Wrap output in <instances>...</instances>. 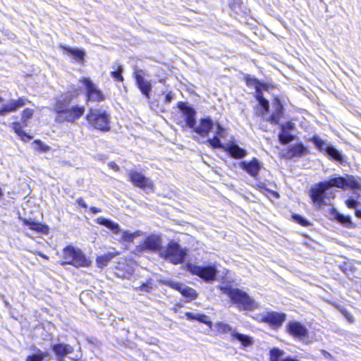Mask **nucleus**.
Instances as JSON below:
<instances>
[{
    "mask_svg": "<svg viewBox=\"0 0 361 361\" xmlns=\"http://www.w3.org/2000/svg\"><path fill=\"white\" fill-rule=\"evenodd\" d=\"M47 353L39 352L37 354L29 355L26 361H42L44 357L47 356Z\"/></svg>",
    "mask_w": 361,
    "mask_h": 361,
    "instance_id": "36",
    "label": "nucleus"
},
{
    "mask_svg": "<svg viewBox=\"0 0 361 361\" xmlns=\"http://www.w3.org/2000/svg\"><path fill=\"white\" fill-rule=\"evenodd\" d=\"M76 202H77V203L80 206L82 207L83 208H86L87 207V204H86V203L85 202V201H84V200L82 198H81V197L78 198L76 200Z\"/></svg>",
    "mask_w": 361,
    "mask_h": 361,
    "instance_id": "43",
    "label": "nucleus"
},
{
    "mask_svg": "<svg viewBox=\"0 0 361 361\" xmlns=\"http://www.w3.org/2000/svg\"><path fill=\"white\" fill-rule=\"evenodd\" d=\"M3 102V99L0 97V104Z\"/></svg>",
    "mask_w": 361,
    "mask_h": 361,
    "instance_id": "49",
    "label": "nucleus"
},
{
    "mask_svg": "<svg viewBox=\"0 0 361 361\" xmlns=\"http://www.w3.org/2000/svg\"><path fill=\"white\" fill-rule=\"evenodd\" d=\"M135 78L140 90L146 97L147 99H149V93L152 90V85L150 82L145 80L141 75L137 73L135 74Z\"/></svg>",
    "mask_w": 361,
    "mask_h": 361,
    "instance_id": "21",
    "label": "nucleus"
},
{
    "mask_svg": "<svg viewBox=\"0 0 361 361\" xmlns=\"http://www.w3.org/2000/svg\"><path fill=\"white\" fill-rule=\"evenodd\" d=\"M270 361H298V360L290 357H285V353L283 350L274 348L270 350Z\"/></svg>",
    "mask_w": 361,
    "mask_h": 361,
    "instance_id": "25",
    "label": "nucleus"
},
{
    "mask_svg": "<svg viewBox=\"0 0 361 361\" xmlns=\"http://www.w3.org/2000/svg\"><path fill=\"white\" fill-rule=\"evenodd\" d=\"M196 320H197L202 323L206 324L210 328H212V323L209 320V317H207V315H204L202 314H197Z\"/></svg>",
    "mask_w": 361,
    "mask_h": 361,
    "instance_id": "37",
    "label": "nucleus"
},
{
    "mask_svg": "<svg viewBox=\"0 0 361 361\" xmlns=\"http://www.w3.org/2000/svg\"><path fill=\"white\" fill-rule=\"evenodd\" d=\"M287 125H288V128H293V124L292 123H288V124H287Z\"/></svg>",
    "mask_w": 361,
    "mask_h": 361,
    "instance_id": "48",
    "label": "nucleus"
},
{
    "mask_svg": "<svg viewBox=\"0 0 361 361\" xmlns=\"http://www.w3.org/2000/svg\"><path fill=\"white\" fill-rule=\"evenodd\" d=\"M293 219L298 222L300 224H301L302 226H307L308 225V222L304 219L302 217H301L299 215H294L293 216Z\"/></svg>",
    "mask_w": 361,
    "mask_h": 361,
    "instance_id": "41",
    "label": "nucleus"
},
{
    "mask_svg": "<svg viewBox=\"0 0 361 361\" xmlns=\"http://www.w3.org/2000/svg\"><path fill=\"white\" fill-rule=\"evenodd\" d=\"M162 239L160 235L152 234L147 236L140 245L142 249L151 252L161 251Z\"/></svg>",
    "mask_w": 361,
    "mask_h": 361,
    "instance_id": "15",
    "label": "nucleus"
},
{
    "mask_svg": "<svg viewBox=\"0 0 361 361\" xmlns=\"http://www.w3.org/2000/svg\"><path fill=\"white\" fill-rule=\"evenodd\" d=\"M332 187L341 189L361 190V179L350 175H345V177L334 176L328 180L315 185L311 188L310 197L316 207H321L328 204L326 199L334 197L333 190H331L330 192H328Z\"/></svg>",
    "mask_w": 361,
    "mask_h": 361,
    "instance_id": "2",
    "label": "nucleus"
},
{
    "mask_svg": "<svg viewBox=\"0 0 361 361\" xmlns=\"http://www.w3.org/2000/svg\"><path fill=\"white\" fill-rule=\"evenodd\" d=\"M187 267L192 274L198 276L205 281L214 280L217 274V268L214 264L202 266L189 264Z\"/></svg>",
    "mask_w": 361,
    "mask_h": 361,
    "instance_id": "9",
    "label": "nucleus"
},
{
    "mask_svg": "<svg viewBox=\"0 0 361 361\" xmlns=\"http://www.w3.org/2000/svg\"><path fill=\"white\" fill-rule=\"evenodd\" d=\"M322 353L326 358H329V357H330L331 356L329 353H328V352H326V350H322Z\"/></svg>",
    "mask_w": 361,
    "mask_h": 361,
    "instance_id": "46",
    "label": "nucleus"
},
{
    "mask_svg": "<svg viewBox=\"0 0 361 361\" xmlns=\"http://www.w3.org/2000/svg\"><path fill=\"white\" fill-rule=\"evenodd\" d=\"M185 255L186 252L175 242H170L167 248L161 251V257L175 264L181 263Z\"/></svg>",
    "mask_w": 361,
    "mask_h": 361,
    "instance_id": "10",
    "label": "nucleus"
},
{
    "mask_svg": "<svg viewBox=\"0 0 361 361\" xmlns=\"http://www.w3.org/2000/svg\"><path fill=\"white\" fill-rule=\"evenodd\" d=\"M11 128L14 130V132L23 140H30L32 138V136L27 135L24 130L22 129V126L18 122H15L11 124Z\"/></svg>",
    "mask_w": 361,
    "mask_h": 361,
    "instance_id": "27",
    "label": "nucleus"
},
{
    "mask_svg": "<svg viewBox=\"0 0 361 361\" xmlns=\"http://www.w3.org/2000/svg\"><path fill=\"white\" fill-rule=\"evenodd\" d=\"M115 256L116 255L112 252L101 255L97 258V263L99 267H103L106 266Z\"/></svg>",
    "mask_w": 361,
    "mask_h": 361,
    "instance_id": "30",
    "label": "nucleus"
},
{
    "mask_svg": "<svg viewBox=\"0 0 361 361\" xmlns=\"http://www.w3.org/2000/svg\"><path fill=\"white\" fill-rule=\"evenodd\" d=\"M307 152V149L302 145L298 144L291 147L290 153L292 157H300Z\"/></svg>",
    "mask_w": 361,
    "mask_h": 361,
    "instance_id": "31",
    "label": "nucleus"
},
{
    "mask_svg": "<svg viewBox=\"0 0 361 361\" xmlns=\"http://www.w3.org/2000/svg\"><path fill=\"white\" fill-rule=\"evenodd\" d=\"M225 150L229 153L231 157L235 159H242L247 154V151L238 145L232 143L225 148Z\"/></svg>",
    "mask_w": 361,
    "mask_h": 361,
    "instance_id": "23",
    "label": "nucleus"
},
{
    "mask_svg": "<svg viewBox=\"0 0 361 361\" xmlns=\"http://www.w3.org/2000/svg\"><path fill=\"white\" fill-rule=\"evenodd\" d=\"M247 82L249 85L255 86L256 89V98L258 100L259 104L263 107V109L266 111H267L269 109V102L263 97L262 93L259 90V87L261 86L259 82L256 79L251 78L247 79Z\"/></svg>",
    "mask_w": 361,
    "mask_h": 361,
    "instance_id": "20",
    "label": "nucleus"
},
{
    "mask_svg": "<svg viewBox=\"0 0 361 361\" xmlns=\"http://www.w3.org/2000/svg\"><path fill=\"white\" fill-rule=\"evenodd\" d=\"M215 331L219 334L230 333L232 338L238 341L243 347H248L252 345V339L251 337L240 334L232 329L228 324L224 322H217L214 325Z\"/></svg>",
    "mask_w": 361,
    "mask_h": 361,
    "instance_id": "8",
    "label": "nucleus"
},
{
    "mask_svg": "<svg viewBox=\"0 0 361 361\" xmlns=\"http://www.w3.org/2000/svg\"><path fill=\"white\" fill-rule=\"evenodd\" d=\"M166 284L178 291H179L183 296L187 298L188 300H192L197 298V294L193 288L186 286L185 284L178 282L168 281Z\"/></svg>",
    "mask_w": 361,
    "mask_h": 361,
    "instance_id": "13",
    "label": "nucleus"
},
{
    "mask_svg": "<svg viewBox=\"0 0 361 361\" xmlns=\"http://www.w3.org/2000/svg\"><path fill=\"white\" fill-rule=\"evenodd\" d=\"M312 140L319 150L324 151L326 153L329 151V148L331 147V145L324 142L318 136H314Z\"/></svg>",
    "mask_w": 361,
    "mask_h": 361,
    "instance_id": "29",
    "label": "nucleus"
},
{
    "mask_svg": "<svg viewBox=\"0 0 361 361\" xmlns=\"http://www.w3.org/2000/svg\"><path fill=\"white\" fill-rule=\"evenodd\" d=\"M96 221L110 229L116 235V239L118 241L133 243L135 238L143 235V233L140 231L130 232L128 230H123L121 228L118 224L104 217L97 218Z\"/></svg>",
    "mask_w": 361,
    "mask_h": 361,
    "instance_id": "5",
    "label": "nucleus"
},
{
    "mask_svg": "<svg viewBox=\"0 0 361 361\" xmlns=\"http://www.w3.org/2000/svg\"><path fill=\"white\" fill-rule=\"evenodd\" d=\"M35 143L37 145V147L36 148V149L37 150H40L41 152H47L50 149V147L47 145H46L45 144H44L41 140H36L35 141Z\"/></svg>",
    "mask_w": 361,
    "mask_h": 361,
    "instance_id": "38",
    "label": "nucleus"
},
{
    "mask_svg": "<svg viewBox=\"0 0 361 361\" xmlns=\"http://www.w3.org/2000/svg\"><path fill=\"white\" fill-rule=\"evenodd\" d=\"M186 317L189 319H196L197 314H193L191 312H187L185 314Z\"/></svg>",
    "mask_w": 361,
    "mask_h": 361,
    "instance_id": "44",
    "label": "nucleus"
},
{
    "mask_svg": "<svg viewBox=\"0 0 361 361\" xmlns=\"http://www.w3.org/2000/svg\"><path fill=\"white\" fill-rule=\"evenodd\" d=\"M90 210L93 214L101 212V209L95 207H92Z\"/></svg>",
    "mask_w": 361,
    "mask_h": 361,
    "instance_id": "45",
    "label": "nucleus"
},
{
    "mask_svg": "<svg viewBox=\"0 0 361 361\" xmlns=\"http://www.w3.org/2000/svg\"><path fill=\"white\" fill-rule=\"evenodd\" d=\"M326 154L329 156H330L332 159H334L336 161L342 160V156H341V153L332 146L331 148H329V151L327 152Z\"/></svg>",
    "mask_w": 361,
    "mask_h": 361,
    "instance_id": "35",
    "label": "nucleus"
},
{
    "mask_svg": "<svg viewBox=\"0 0 361 361\" xmlns=\"http://www.w3.org/2000/svg\"><path fill=\"white\" fill-rule=\"evenodd\" d=\"M27 102V100L23 97L19 98L17 100H11L0 109V116H5L10 112L17 111L19 108L25 106Z\"/></svg>",
    "mask_w": 361,
    "mask_h": 361,
    "instance_id": "18",
    "label": "nucleus"
},
{
    "mask_svg": "<svg viewBox=\"0 0 361 361\" xmlns=\"http://www.w3.org/2000/svg\"><path fill=\"white\" fill-rule=\"evenodd\" d=\"M81 82L85 86L86 95L89 101L99 102L104 100L105 97L103 92L90 78H83Z\"/></svg>",
    "mask_w": 361,
    "mask_h": 361,
    "instance_id": "11",
    "label": "nucleus"
},
{
    "mask_svg": "<svg viewBox=\"0 0 361 361\" xmlns=\"http://www.w3.org/2000/svg\"><path fill=\"white\" fill-rule=\"evenodd\" d=\"M174 94L171 92H169L166 94L165 97V102L169 104L171 102V100L173 99Z\"/></svg>",
    "mask_w": 361,
    "mask_h": 361,
    "instance_id": "42",
    "label": "nucleus"
},
{
    "mask_svg": "<svg viewBox=\"0 0 361 361\" xmlns=\"http://www.w3.org/2000/svg\"><path fill=\"white\" fill-rule=\"evenodd\" d=\"M345 204L349 208H355L357 205L358 204L357 201L355 200L353 198H350L346 200Z\"/></svg>",
    "mask_w": 361,
    "mask_h": 361,
    "instance_id": "40",
    "label": "nucleus"
},
{
    "mask_svg": "<svg viewBox=\"0 0 361 361\" xmlns=\"http://www.w3.org/2000/svg\"><path fill=\"white\" fill-rule=\"evenodd\" d=\"M88 123L95 129L107 132L110 130V116L100 109H90L86 116Z\"/></svg>",
    "mask_w": 361,
    "mask_h": 361,
    "instance_id": "6",
    "label": "nucleus"
},
{
    "mask_svg": "<svg viewBox=\"0 0 361 361\" xmlns=\"http://www.w3.org/2000/svg\"><path fill=\"white\" fill-rule=\"evenodd\" d=\"M222 290L240 310H253L258 307L257 302L240 289L228 287L224 288Z\"/></svg>",
    "mask_w": 361,
    "mask_h": 361,
    "instance_id": "4",
    "label": "nucleus"
},
{
    "mask_svg": "<svg viewBox=\"0 0 361 361\" xmlns=\"http://www.w3.org/2000/svg\"><path fill=\"white\" fill-rule=\"evenodd\" d=\"M286 314L278 312H267L262 315L261 320L273 326H280L284 322Z\"/></svg>",
    "mask_w": 361,
    "mask_h": 361,
    "instance_id": "17",
    "label": "nucleus"
},
{
    "mask_svg": "<svg viewBox=\"0 0 361 361\" xmlns=\"http://www.w3.org/2000/svg\"><path fill=\"white\" fill-rule=\"evenodd\" d=\"M128 176L130 178V181L138 188H152L153 186L152 182L150 179L145 177L142 173L137 171H129Z\"/></svg>",
    "mask_w": 361,
    "mask_h": 361,
    "instance_id": "14",
    "label": "nucleus"
},
{
    "mask_svg": "<svg viewBox=\"0 0 361 361\" xmlns=\"http://www.w3.org/2000/svg\"><path fill=\"white\" fill-rule=\"evenodd\" d=\"M152 288V283H142L139 288H136V289L145 292H149Z\"/></svg>",
    "mask_w": 361,
    "mask_h": 361,
    "instance_id": "39",
    "label": "nucleus"
},
{
    "mask_svg": "<svg viewBox=\"0 0 361 361\" xmlns=\"http://www.w3.org/2000/svg\"><path fill=\"white\" fill-rule=\"evenodd\" d=\"M239 166L250 176L256 178L262 168V164L257 158L254 157L248 161H240Z\"/></svg>",
    "mask_w": 361,
    "mask_h": 361,
    "instance_id": "12",
    "label": "nucleus"
},
{
    "mask_svg": "<svg viewBox=\"0 0 361 361\" xmlns=\"http://www.w3.org/2000/svg\"><path fill=\"white\" fill-rule=\"evenodd\" d=\"M64 263L72 264L75 267H89L91 261L89 260L82 251L73 246H68L63 250Z\"/></svg>",
    "mask_w": 361,
    "mask_h": 361,
    "instance_id": "7",
    "label": "nucleus"
},
{
    "mask_svg": "<svg viewBox=\"0 0 361 361\" xmlns=\"http://www.w3.org/2000/svg\"><path fill=\"white\" fill-rule=\"evenodd\" d=\"M33 109H24V111H23V114H22V117H21V121H22V123H23L24 126H27V120L30 118L32 115H33Z\"/></svg>",
    "mask_w": 361,
    "mask_h": 361,
    "instance_id": "34",
    "label": "nucleus"
},
{
    "mask_svg": "<svg viewBox=\"0 0 361 361\" xmlns=\"http://www.w3.org/2000/svg\"><path fill=\"white\" fill-rule=\"evenodd\" d=\"M61 47L63 50L64 54L73 56L78 61L82 62L85 56V52L82 50L65 46H61Z\"/></svg>",
    "mask_w": 361,
    "mask_h": 361,
    "instance_id": "24",
    "label": "nucleus"
},
{
    "mask_svg": "<svg viewBox=\"0 0 361 361\" xmlns=\"http://www.w3.org/2000/svg\"><path fill=\"white\" fill-rule=\"evenodd\" d=\"M287 329L290 335L299 338H306L308 334L307 328L296 321L289 322L287 325Z\"/></svg>",
    "mask_w": 361,
    "mask_h": 361,
    "instance_id": "16",
    "label": "nucleus"
},
{
    "mask_svg": "<svg viewBox=\"0 0 361 361\" xmlns=\"http://www.w3.org/2000/svg\"><path fill=\"white\" fill-rule=\"evenodd\" d=\"M72 97L70 94L61 95L54 105V111L56 113V121L59 123H73L79 119L85 112V107L73 106L70 107Z\"/></svg>",
    "mask_w": 361,
    "mask_h": 361,
    "instance_id": "3",
    "label": "nucleus"
},
{
    "mask_svg": "<svg viewBox=\"0 0 361 361\" xmlns=\"http://www.w3.org/2000/svg\"><path fill=\"white\" fill-rule=\"evenodd\" d=\"M293 136L291 135L289 133L286 132L285 130H283L279 135V140L283 144L289 143L293 140Z\"/></svg>",
    "mask_w": 361,
    "mask_h": 361,
    "instance_id": "33",
    "label": "nucleus"
},
{
    "mask_svg": "<svg viewBox=\"0 0 361 361\" xmlns=\"http://www.w3.org/2000/svg\"><path fill=\"white\" fill-rule=\"evenodd\" d=\"M178 107L185 116L188 127L193 128L194 131L202 137H207L209 132H214V136L208 139L207 142L213 148H223L220 138L226 137L225 128L218 122L214 123L209 117L201 118L198 126H196L195 109L182 102L178 104Z\"/></svg>",
    "mask_w": 361,
    "mask_h": 361,
    "instance_id": "1",
    "label": "nucleus"
},
{
    "mask_svg": "<svg viewBox=\"0 0 361 361\" xmlns=\"http://www.w3.org/2000/svg\"><path fill=\"white\" fill-rule=\"evenodd\" d=\"M331 214L333 218L338 221L339 223L343 224L344 226L350 227L352 225V221L350 217L349 216H345L338 212H337L335 209H332Z\"/></svg>",
    "mask_w": 361,
    "mask_h": 361,
    "instance_id": "26",
    "label": "nucleus"
},
{
    "mask_svg": "<svg viewBox=\"0 0 361 361\" xmlns=\"http://www.w3.org/2000/svg\"><path fill=\"white\" fill-rule=\"evenodd\" d=\"M355 215H356V216H357L359 218H361V211L358 210V209H356L355 210Z\"/></svg>",
    "mask_w": 361,
    "mask_h": 361,
    "instance_id": "47",
    "label": "nucleus"
},
{
    "mask_svg": "<svg viewBox=\"0 0 361 361\" xmlns=\"http://www.w3.org/2000/svg\"><path fill=\"white\" fill-rule=\"evenodd\" d=\"M113 71H111V76L116 81L122 82L123 80V78L121 75L123 71V67L121 66H118V67L113 66Z\"/></svg>",
    "mask_w": 361,
    "mask_h": 361,
    "instance_id": "32",
    "label": "nucleus"
},
{
    "mask_svg": "<svg viewBox=\"0 0 361 361\" xmlns=\"http://www.w3.org/2000/svg\"><path fill=\"white\" fill-rule=\"evenodd\" d=\"M51 349L57 356L59 361H63V358L73 352V347L69 344L59 343L51 346Z\"/></svg>",
    "mask_w": 361,
    "mask_h": 361,
    "instance_id": "19",
    "label": "nucleus"
},
{
    "mask_svg": "<svg viewBox=\"0 0 361 361\" xmlns=\"http://www.w3.org/2000/svg\"><path fill=\"white\" fill-rule=\"evenodd\" d=\"M22 221H23V224L29 228L35 231L42 233H47L49 231V227L44 224H42L41 223L37 222L32 219H27L25 218H21Z\"/></svg>",
    "mask_w": 361,
    "mask_h": 361,
    "instance_id": "22",
    "label": "nucleus"
},
{
    "mask_svg": "<svg viewBox=\"0 0 361 361\" xmlns=\"http://www.w3.org/2000/svg\"><path fill=\"white\" fill-rule=\"evenodd\" d=\"M274 111L272 113L270 118L274 123H278L279 119L282 115L283 106L279 101L274 103Z\"/></svg>",
    "mask_w": 361,
    "mask_h": 361,
    "instance_id": "28",
    "label": "nucleus"
}]
</instances>
